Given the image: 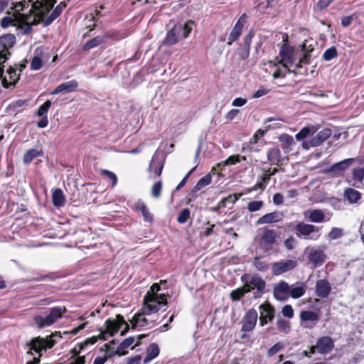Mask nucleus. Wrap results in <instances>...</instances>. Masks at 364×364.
<instances>
[{
  "label": "nucleus",
  "mask_w": 364,
  "mask_h": 364,
  "mask_svg": "<svg viewBox=\"0 0 364 364\" xmlns=\"http://www.w3.org/2000/svg\"><path fill=\"white\" fill-rule=\"evenodd\" d=\"M56 4V0H36L33 2L32 7L29 11L30 17L31 15L34 16L33 21L30 23L32 26H36L40 23H43L46 18L45 15L47 14Z\"/></svg>",
  "instance_id": "obj_1"
},
{
  "label": "nucleus",
  "mask_w": 364,
  "mask_h": 364,
  "mask_svg": "<svg viewBox=\"0 0 364 364\" xmlns=\"http://www.w3.org/2000/svg\"><path fill=\"white\" fill-rule=\"evenodd\" d=\"M166 295L164 294H153L148 291L144 297L141 313L144 315H150L156 313L161 305H166Z\"/></svg>",
  "instance_id": "obj_2"
},
{
  "label": "nucleus",
  "mask_w": 364,
  "mask_h": 364,
  "mask_svg": "<svg viewBox=\"0 0 364 364\" xmlns=\"http://www.w3.org/2000/svg\"><path fill=\"white\" fill-rule=\"evenodd\" d=\"M296 235L305 240H317L320 236L321 228L308 224L304 222H299L294 227Z\"/></svg>",
  "instance_id": "obj_3"
},
{
  "label": "nucleus",
  "mask_w": 364,
  "mask_h": 364,
  "mask_svg": "<svg viewBox=\"0 0 364 364\" xmlns=\"http://www.w3.org/2000/svg\"><path fill=\"white\" fill-rule=\"evenodd\" d=\"M66 311L67 309L64 306H55L50 309V313L47 316H36L34 317V321L38 328L50 326L55 323L58 318H61L63 314Z\"/></svg>",
  "instance_id": "obj_4"
},
{
  "label": "nucleus",
  "mask_w": 364,
  "mask_h": 364,
  "mask_svg": "<svg viewBox=\"0 0 364 364\" xmlns=\"http://www.w3.org/2000/svg\"><path fill=\"white\" fill-rule=\"evenodd\" d=\"M289 36L287 33L283 36V43L279 50L281 59L278 60L277 64L284 68H287V64L293 65L295 61V50L288 43Z\"/></svg>",
  "instance_id": "obj_5"
},
{
  "label": "nucleus",
  "mask_w": 364,
  "mask_h": 364,
  "mask_svg": "<svg viewBox=\"0 0 364 364\" xmlns=\"http://www.w3.org/2000/svg\"><path fill=\"white\" fill-rule=\"evenodd\" d=\"M53 334L47 336L46 338L41 336L33 338L31 341L27 344L30 347V350L27 352L28 354L32 355L31 350H34L36 353H40L43 350L47 348H52L56 343V341L51 337Z\"/></svg>",
  "instance_id": "obj_6"
},
{
  "label": "nucleus",
  "mask_w": 364,
  "mask_h": 364,
  "mask_svg": "<svg viewBox=\"0 0 364 364\" xmlns=\"http://www.w3.org/2000/svg\"><path fill=\"white\" fill-rule=\"evenodd\" d=\"M326 255L321 247L318 248H311L308 253L306 259L309 264H312L314 268L321 267L326 259Z\"/></svg>",
  "instance_id": "obj_7"
},
{
  "label": "nucleus",
  "mask_w": 364,
  "mask_h": 364,
  "mask_svg": "<svg viewBox=\"0 0 364 364\" xmlns=\"http://www.w3.org/2000/svg\"><path fill=\"white\" fill-rule=\"evenodd\" d=\"M277 235L274 230L264 228L259 240V246L266 250L271 249L277 242Z\"/></svg>",
  "instance_id": "obj_8"
},
{
  "label": "nucleus",
  "mask_w": 364,
  "mask_h": 364,
  "mask_svg": "<svg viewBox=\"0 0 364 364\" xmlns=\"http://www.w3.org/2000/svg\"><path fill=\"white\" fill-rule=\"evenodd\" d=\"M332 134V131L329 128H325L317 133V134L314 136L309 141H305L303 143V147L306 149H309L310 147H316L323 144L326 139H328Z\"/></svg>",
  "instance_id": "obj_9"
},
{
  "label": "nucleus",
  "mask_w": 364,
  "mask_h": 364,
  "mask_svg": "<svg viewBox=\"0 0 364 364\" xmlns=\"http://www.w3.org/2000/svg\"><path fill=\"white\" fill-rule=\"evenodd\" d=\"M298 265L295 259L281 260L272 264V271L273 275H280L284 272L294 269Z\"/></svg>",
  "instance_id": "obj_10"
},
{
  "label": "nucleus",
  "mask_w": 364,
  "mask_h": 364,
  "mask_svg": "<svg viewBox=\"0 0 364 364\" xmlns=\"http://www.w3.org/2000/svg\"><path fill=\"white\" fill-rule=\"evenodd\" d=\"M260 316H259V324L261 326H264L268 322H272L275 316V309L268 301L262 304L259 306Z\"/></svg>",
  "instance_id": "obj_11"
},
{
  "label": "nucleus",
  "mask_w": 364,
  "mask_h": 364,
  "mask_svg": "<svg viewBox=\"0 0 364 364\" xmlns=\"http://www.w3.org/2000/svg\"><path fill=\"white\" fill-rule=\"evenodd\" d=\"M257 317V311L253 308L250 309L242 318L241 331L244 332L252 331L256 326Z\"/></svg>",
  "instance_id": "obj_12"
},
{
  "label": "nucleus",
  "mask_w": 364,
  "mask_h": 364,
  "mask_svg": "<svg viewBox=\"0 0 364 364\" xmlns=\"http://www.w3.org/2000/svg\"><path fill=\"white\" fill-rule=\"evenodd\" d=\"M355 161L353 158L344 159L341 161L333 164L328 170L327 172L331 173L334 177H338L343 175L345 171Z\"/></svg>",
  "instance_id": "obj_13"
},
{
  "label": "nucleus",
  "mask_w": 364,
  "mask_h": 364,
  "mask_svg": "<svg viewBox=\"0 0 364 364\" xmlns=\"http://www.w3.org/2000/svg\"><path fill=\"white\" fill-rule=\"evenodd\" d=\"M126 323L124 318L121 314H117L115 319L111 318H107L105 322L106 327V332H107L111 336H113L117 333L121 326Z\"/></svg>",
  "instance_id": "obj_14"
},
{
  "label": "nucleus",
  "mask_w": 364,
  "mask_h": 364,
  "mask_svg": "<svg viewBox=\"0 0 364 364\" xmlns=\"http://www.w3.org/2000/svg\"><path fill=\"white\" fill-rule=\"evenodd\" d=\"M245 286H247V288L250 289V292L252 289H256L257 292L255 294V297L257 298L264 293L266 283L260 277L253 275L248 282H245Z\"/></svg>",
  "instance_id": "obj_15"
},
{
  "label": "nucleus",
  "mask_w": 364,
  "mask_h": 364,
  "mask_svg": "<svg viewBox=\"0 0 364 364\" xmlns=\"http://www.w3.org/2000/svg\"><path fill=\"white\" fill-rule=\"evenodd\" d=\"M317 352L320 354H327L334 348V341L328 336H323L317 339Z\"/></svg>",
  "instance_id": "obj_16"
},
{
  "label": "nucleus",
  "mask_w": 364,
  "mask_h": 364,
  "mask_svg": "<svg viewBox=\"0 0 364 364\" xmlns=\"http://www.w3.org/2000/svg\"><path fill=\"white\" fill-rule=\"evenodd\" d=\"M133 210L141 213L144 222L150 225L153 224L154 215L144 201L141 200H137L133 206Z\"/></svg>",
  "instance_id": "obj_17"
},
{
  "label": "nucleus",
  "mask_w": 364,
  "mask_h": 364,
  "mask_svg": "<svg viewBox=\"0 0 364 364\" xmlns=\"http://www.w3.org/2000/svg\"><path fill=\"white\" fill-rule=\"evenodd\" d=\"M290 286L285 281L279 282L273 290L274 298L278 301H284L289 297Z\"/></svg>",
  "instance_id": "obj_18"
},
{
  "label": "nucleus",
  "mask_w": 364,
  "mask_h": 364,
  "mask_svg": "<svg viewBox=\"0 0 364 364\" xmlns=\"http://www.w3.org/2000/svg\"><path fill=\"white\" fill-rule=\"evenodd\" d=\"M51 105V102L50 100H47L43 105H41L36 111V115L38 117H42L41 119L37 122L38 127L45 128L48 126V112Z\"/></svg>",
  "instance_id": "obj_19"
},
{
  "label": "nucleus",
  "mask_w": 364,
  "mask_h": 364,
  "mask_svg": "<svg viewBox=\"0 0 364 364\" xmlns=\"http://www.w3.org/2000/svg\"><path fill=\"white\" fill-rule=\"evenodd\" d=\"M315 291L316 295L321 298H327L331 291L330 282L326 279H318L316 282Z\"/></svg>",
  "instance_id": "obj_20"
},
{
  "label": "nucleus",
  "mask_w": 364,
  "mask_h": 364,
  "mask_svg": "<svg viewBox=\"0 0 364 364\" xmlns=\"http://www.w3.org/2000/svg\"><path fill=\"white\" fill-rule=\"evenodd\" d=\"M181 32V26L175 25L166 33L163 41V44L166 46H171L178 43Z\"/></svg>",
  "instance_id": "obj_21"
},
{
  "label": "nucleus",
  "mask_w": 364,
  "mask_h": 364,
  "mask_svg": "<svg viewBox=\"0 0 364 364\" xmlns=\"http://www.w3.org/2000/svg\"><path fill=\"white\" fill-rule=\"evenodd\" d=\"M1 43L4 44V49L0 51V60H3L1 65H4V62L9 58V56L11 55L10 52L8 50V48L4 44L6 42L8 43L9 47L12 46L15 43V36L12 34L7 35L3 36L1 38Z\"/></svg>",
  "instance_id": "obj_22"
},
{
  "label": "nucleus",
  "mask_w": 364,
  "mask_h": 364,
  "mask_svg": "<svg viewBox=\"0 0 364 364\" xmlns=\"http://www.w3.org/2000/svg\"><path fill=\"white\" fill-rule=\"evenodd\" d=\"M78 86V82L76 80H71L65 82L57 86L51 92L50 95H57L60 92H71L76 90Z\"/></svg>",
  "instance_id": "obj_23"
},
{
  "label": "nucleus",
  "mask_w": 364,
  "mask_h": 364,
  "mask_svg": "<svg viewBox=\"0 0 364 364\" xmlns=\"http://www.w3.org/2000/svg\"><path fill=\"white\" fill-rule=\"evenodd\" d=\"M282 219V215L277 212H272L267 213L262 217H260L256 222L257 225H263V224H271L276 223L281 221Z\"/></svg>",
  "instance_id": "obj_24"
},
{
  "label": "nucleus",
  "mask_w": 364,
  "mask_h": 364,
  "mask_svg": "<svg viewBox=\"0 0 364 364\" xmlns=\"http://www.w3.org/2000/svg\"><path fill=\"white\" fill-rule=\"evenodd\" d=\"M9 81L6 77L2 79V85L4 88H9L11 85H15L20 79V74L16 73V68L10 66L7 70Z\"/></svg>",
  "instance_id": "obj_25"
},
{
  "label": "nucleus",
  "mask_w": 364,
  "mask_h": 364,
  "mask_svg": "<svg viewBox=\"0 0 364 364\" xmlns=\"http://www.w3.org/2000/svg\"><path fill=\"white\" fill-rule=\"evenodd\" d=\"M164 168V162L159 155L154 154L149 166V171L153 172L156 176H160Z\"/></svg>",
  "instance_id": "obj_26"
},
{
  "label": "nucleus",
  "mask_w": 364,
  "mask_h": 364,
  "mask_svg": "<svg viewBox=\"0 0 364 364\" xmlns=\"http://www.w3.org/2000/svg\"><path fill=\"white\" fill-rule=\"evenodd\" d=\"M67 6V4L65 1L60 2L58 4L52 13L45 19L44 26L50 25L62 13L64 9Z\"/></svg>",
  "instance_id": "obj_27"
},
{
  "label": "nucleus",
  "mask_w": 364,
  "mask_h": 364,
  "mask_svg": "<svg viewBox=\"0 0 364 364\" xmlns=\"http://www.w3.org/2000/svg\"><path fill=\"white\" fill-rule=\"evenodd\" d=\"M52 202L55 207H61L65 203V198L60 188H55L52 193Z\"/></svg>",
  "instance_id": "obj_28"
},
{
  "label": "nucleus",
  "mask_w": 364,
  "mask_h": 364,
  "mask_svg": "<svg viewBox=\"0 0 364 364\" xmlns=\"http://www.w3.org/2000/svg\"><path fill=\"white\" fill-rule=\"evenodd\" d=\"M135 341L134 336H130L124 339L118 346L115 353L119 355H124L127 353V349L130 347Z\"/></svg>",
  "instance_id": "obj_29"
},
{
  "label": "nucleus",
  "mask_w": 364,
  "mask_h": 364,
  "mask_svg": "<svg viewBox=\"0 0 364 364\" xmlns=\"http://www.w3.org/2000/svg\"><path fill=\"white\" fill-rule=\"evenodd\" d=\"M344 197L350 203H355L361 198V193L352 188H348L344 191Z\"/></svg>",
  "instance_id": "obj_30"
},
{
  "label": "nucleus",
  "mask_w": 364,
  "mask_h": 364,
  "mask_svg": "<svg viewBox=\"0 0 364 364\" xmlns=\"http://www.w3.org/2000/svg\"><path fill=\"white\" fill-rule=\"evenodd\" d=\"M43 155V150L37 149H28L23 155V161L24 164H30L33 161V159L38 156H42Z\"/></svg>",
  "instance_id": "obj_31"
},
{
  "label": "nucleus",
  "mask_w": 364,
  "mask_h": 364,
  "mask_svg": "<svg viewBox=\"0 0 364 364\" xmlns=\"http://www.w3.org/2000/svg\"><path fill=\"white\" fill-rule=\"evenodd\" d=\"M159 352L160 350L159 346L155 343H151L147 348L146 355L144 360V363H147L156 358L159 355Z\"/></svg>",
  "instance_id": "obj_32"
},
{
  "label": "nucleus",
  "mask_w": 364,
  "mask_h": 364,
  "mask_svg": "<svg viewBox=\"0 0 364 364\" xmlns=\"http://www.w3.org/2000/svg\"><path fill=\"white\" fill-rule=\"evenodd\" d=\"M105 43V37L98 36H96L88 41H87L82 46V50L84 51H88L90 49L100 46L102 43Z\"/></svg>",
  "instance_id": "obj_33"
},
{
  "label": "nucleus",
  "mask_w": 364,
  "mask_h": 364,
  "mask_svg": "<svg viewBox=\"0 0 364 364\" xmlns=\"http://www.w3.org/2000/svg\"><path fill=\"white\" fill-rule=\"evenodd\" d=\"M267 159L271 164H277L281 159L280 149L277 146L269 149L267 152Z\"/></svg>",
  "instance_id": "obj_34"
},
{
  "label": "nucleus",
  "mask_w": 364,
  "mask_h": 364,
  "mask_svg": "<svg viewBox=\"0 0 364 364\" xmlns=\"http://www.w3.org/2000/svg\"><path fill=\"white\" fill-rule=\"evenodd\" d=\"M249 292L250 289H248L247 287L245 286L244 284L242 287L232 290L230 296L233 301H240L245 294Z\"/></svg>",
  "instance_id": "obj_35"
},
{
  "label": "nucleus",
  "mask_w": 364,
  "mask_h": 364,
  "mask_svg": "<svg viewBox=\"0 0 364 364\" xmlns=\"http://www.w3.org/2000/svg\"><path fill=\"white\" fill-rule=\"evenodd\" d=\"M325 214L321 209H314L309 211V220L312 223H321L324 220Z\"/></svg>",
  "instance_id": "obj_36"
},
{
  "label": "nucleus",
  "mask_w": 364,
  "mask_h": 364,
  "mask_svg": "<svg viewBox=\"0 0 364 364\" xmlns=\"http://www.w3.org/2000/svg\"><path fill=\"white\" fill-rule=\"evenodd\" d=\"M212 181V177L210 173L206 174L203 177H202L196 184V186L193 188L192 192L196 193L198 191L201 190L205 186L209 185Z\"/></svg>",
  "instance_id": "obj_37"
},
{
  "label": "nucleus",
  "mask_w": 364,
  "mask_h": 364,
  "mask_svg": "<svg viewBox=\"0 0 364 364\" xmlns=\"http://www.w3.org/2000/svg\"><path fill=\"white\" fill-rule=\"evenodd\" d=\"M300 318L303 321H317L319 316L317 313L311 311H303L300 314Z\"/></svg>",
  "instance_id": "obj_38"
},
{
  "label": "nucleus",
  "mask_w": 364,
  "mask_h": 364,
  "mask_svg": "<svg viewBox=\"0 0 364 364\" xmlns=\"http://www.w3.org/2000/svg\"><path fill=\"white\" fill-rule=\"evenodd\" d=\"M277 329L279 332L287 334L291 331V325L289 321L279 318L277 321Z\"/></svg>",
  "instance_id": "obj_39"
},
{
  "label": "nucleus",
  "mask_w": 364,
  "mask_h": 364,
  "mask_svg": "<svg viewBox=\"0 0 364 364\" xmlns=\"http://www.w3.org/2000/svg\"><path fill=\"white\" fill-rule=\"evenodd\" d=\"M13 18L14 23H15L14 25L18 24L21 28H23V25L25 24L27 21H28L30 16L29 14L26 15L23 14L16 12V14H14Z\"/></svg>",
  "instance_id": "obj_40"
},
{
  "label": "nucleus",
  "mask_w": 364,
  "mask_h": 364,
  "mask_svg": "<svg viewBox=\"0 0 364 364\" xmlns=\"http://www.w3.org/2000/svg\"><path fill=\"white\" fill-rule=\"evenodd\" d=\"M306 291L303 286L294 287H290V291L289 296H290L293 299H299L304 295Z\"/></svg>",
  "instance_id": "obj_41"
},
{
  "label": "nucleus",
  "mask_w": 364,
  "mask_h": 364,
  "mask_svg": "<svg viewBox=\"0 0 364 364\" xmlns=\"http://www.w3.org/2000/svg\"><path fill=\"white\" fill-rule=\"evenodd\" d=\"M338 51L335 46H331L326 49L323 54V60L329 61L338 56Z\"/></svg>",
  "instance_id": "obj_42"
},
{
  "label": "nucleus",
  "mask_w": 364,
  "mask_h": 364,
  "mask_svg": "<svg viewBox=\"0 0 364 364\" xmlns=\"http://www.w3.org/2000/svg\"><path fill=\"white\" fill-rule=\"evenodd\" d=\"M254 265L255 268L260 272H266L269 268V264L266 261L260 259L259 257L255 258Z\"/></svg>",
  "instance_id": "obj_43"
},
{
  "label": "nucleus",
  "mask_w": 364,
  "mask_h": 364,
  "mask_svg": "<svg viewBox=\"0 0 364 364\" xmlns=\"http://www.w3.org/2000/svg\"><path fill=\"white\" fill-rule=\"evenodd\" d=\"M191 216V211L188 208H183L181 211L179 212L177 216V222L179 224H184L187 222L188 218Z\"/></svg>",
  "instance_id": "obj_44"
},
{
  "label": "nucleus",
  "mask_w": 364,
  "mask_h": 364,
  "mask_svg": "<svg viewBox=\"0 0 364 364\" xmlns=\"http://www.w3.org/2000/svg\"><path fill=\"white\" fill-rule=\"evenodd\" d=\"M242 195V193L230 194L228 196L223 198L220 201V203L222 204V206L226 207L228 203H235L237 200H238Z\"/></svg>",
  "instance_id": "obj_45"
},
{
  "label": "nucleus",
  "mask_w": 364,
  "mask_h": 364,
  "mask_svg": "<svg viewBox=\"0 0 364 364\" xmlns=\"http://www.w3.org/2000/svg\"><path fill=\"white\" fill-rule=\"evenodd\" d=\"M279 141L282 142L283 149H287L294 143L293 137L285 134L279 136Z\"/></svg>",
  "instance_id": "obj_46"
},
{
  "label": "nucleus",
  "mask_w": 364,
  "mask_h": 364,
  "mask_svg": "<svg viewBox=\"0 0 364 364\" xmlns=\"http://www.w3.org/2000/svg\"><path fill=\"white\" fill-rule=\"evenodd\" d=\"M352 177L354 180L362 183L364 180V168H355L352 171Z\"/></svg>",
  "instance_id": "obj_47"
},
{
  "label": "nucleus",
  "mask_w": 364,
  "mask_h": 364,
  "mask_svg": "<svg viewBox=\"0 0 364 364\" xmlns=\"http://www.w3.org/2000/svg\"><path fill=\"white\" fill-rule=\"evenodd\" d=\"M59 277L60 276L55 275L54 273H48L46 274H40L39 273H37L36 277L33 278V280L36 282H40L43 280L54 281Z\"/></svg>",
  "instance_id": "obj_48"
},
{
  "label": "nucleus",
  "mask_w": 364,
  "mask_h": 364,
  "mask_svg": "<svg viewBox=\"0 0 364 364\" xmlns=\"http://www.w3.org/2000/svg\"><path fill=\"white\" fill-rule=\"evenodd\" d=\"M263 205L262 200H252L248 203L247 208L250 212H255L259 210Z\"/></svg>",
  "instance_id": "obj_49"
},
{
  "label": "nucleus",
  "mask_w": 364,
  "mask_h": 364,
  "mask_svg": "<svg viewBox=\"0 0 364 364\" xmlns=\"http://www.w3.org/2000/svg\"><path fill=\"white\" fill-rule=\"evenodd\" d=\"M277 172V168H269L268 169L264 170V174L260 176V180L262 181L264 183H268L270 180L271 176L276 174Z\"/></svg>",
  "instance_id": "obj_50"
},
{
  "label": "nucleus",
  "mask_w": 364,
  "mask_h": 364,
  "mask_svg": "<svg viewBox=\"0 0 364 364\" xmlns=\"http://www.w3.org/2000/svg\"><path fill=\"white\" fill-rule=\"evenodd\" d=\"M240 161V155H231L225 161L218 164V166H229L234 165Z\"/></svg>",
  "instance_id": "obj_51"
},
{
  "label": "nucleus",
  "mask_w": 364,
  "mask_h": 364,
  "mask_svg": "<svg viewBox=\"0 0 364 364\" xmlns=\"http://www.w3.org/2000/svg\"><path fill=\"white\" fill-rule=\"evenodd\" d=\"M343 235V230L339 228H333L328 232V237L330 240H336Z\"/></svg>",
  "instance_id": "obj_52"
},
{
  "label": "nucleus",
  "mask_w": 364,
  "mask_h": 364,
  "mask_svg": "<svg viewBox=\"0 0 364 364\" xmlns=\"http://www.w3.org/2000/svg\"><path fill=\"white\" fill-rule=\"evenodd\" d=\"M241 34L242 31L233 27L228 38V45H232L233 42L236 41L240 38Z\"/></svg>",
  "instance_id": "obj_53"
},
{
  "label": "nucleus",
  "mask_w": 364,
  "mask_h": 364,
  "mask_svg": "<svg viewBox=\"0 0 364 364\" xmlns=\"http://www.w3.org/2000/svg\"><path fill=\"white\" fill-rule=\"evenodd\" d=\"M31 69L32 70H40L42 66V60L38 55H35L31 61Z\"/></svg>",
  "instance_id": "obj_54"
},
{
  "label": "nucleus",
  "mask_w": 364,
  "mask_h": 364,
  "mask_svg": "<svg viewBox=\"0 0 364 364\" xmlns=\"http://www.w3.org/2000/svg\"><path fill=\"white\" fill-rule=\"evenodd\" d=\"M161 189H162V182L161 181H159L158 182H156L151 188V194L152 196L157 198L160 197L161 193Z\"/></svg>",
  "instance_id": "obj_55"
},
{
  "label": "nucleus",
  "mask_w": 364,
  "mask_h": 364,
  "mask_svg": "<svg viewBox=\"0 0 364 364\" xmlns=\"http://www.w3.org/2000/svg\"><path fill=\"white\" fill-rule=\"evenodd\" d=\"M247 18H248V16H247V14L245 13L242 14L240 16V18L237 20V21L235 23V25L234 26V28L240 30V31H242V29H243V28L245 26V24L247 21Z\"/></svg>",
  "instance_id": "obj_56"
},
{
  "label": "nucleus",
  "mask_w": 364,
  "mask_h": 364,
  "mask_svg": "<svg viewBox=\"0 0 364 364\" xmlns=\"http://www.w3.org/2000/svg\"><path fill=\"white\" fill-rule=\"evenodd\" d=\"M194 24V21L189 20L188 21L183 27H181V31H183V37L187 38L192 31V26Z\"/></svg>",
  "instance_id": "obj_57"
},
{
  "label": "nucleus",
  "mask_w": 364,
  "mask_h": 364,
  "mask_svg": "<svg viewBox=\"0 0 364 364\" xmlns=\"http://www.w3.org/2000/svg\"><path fill=\"white\" fill-rule=\"evenodd\" d=\"M282 315L285 317L291 318L294 316V309L290 304H286L282 310Z\"/></svg>",
  "instance_id": "obj_58"
},
{
  "label": "nucleus",
  "mask_w": 364,
  "mask_h": 364,
  "mask_svg": "<svg viewBox=\"0 0 364 364\" xmlns=\"http://www.w3.org/2000/svg\"><path fill=\"white\" fill-rule=\"evenodd\" d=\"M296 242L295 238L291 235L284 240V245L287 250H291L295 247Z\"/></svg>",
  "instance_id": "obj_59"
},
{
  "label": "nucleus",
  "mask_w": 364,
  "mask_h": 364,
  "mask_svg": "<svg viewBox=\"0 0 364 364\" xmlns=\"http://www.w3.org/2000/svg\"><path fill=\"white\" fill-rule=\"evenodd\" d=\"M283 348V345L278 342L272 346L267 351V355L272 357Z\"/></svg>",
  "instance_id": "obj_60"
},
{
  "label": "nucleus",
  "mask_w": 364,
  "mask_h": 364,
  "mask_svg": "<svg viewBox=\"0 0 364 364\" xmlns=\"http://www.w3.org/2000/svg\"><path fill=\"white\" fill-rule=\"evenodd\" d=\"M314 48H311V50H308L306 53L303 54V56L299 59L300 63H303L304 65H309L311 61V53L314 51Z\"/></svg>",
  "instance_id": "obj_61"
},
{
  "label": "nucleus",
  "mask_w": 364,
  "mask_h": 364,
  "mask_svg": "<svg viewBox=\"0 0 364 364\" xmlns=\"http://www.w3.org/2000/svg\"><path fill=\"white\" fill-rule=\"evenodd\" d=\"M102 173L112 181V186L117 184V177L115 173L108 170H102Z\"/></svg>",
  "instance_id": "obj_62"
},
{
  "label": "nucleus",
  "mask_w": 364,
  "mask_h": 364,
  "mask_svg": "<svg viewBox=\"0 0 364 364\" xmlns=\"http://www.w3.org/2000/svg\"><path fill=\"white\" fill-rule=\"evenodd\" d=\"M310 133V129L308 127L302 128L296 134V139L297 140H301L306 138Z\"/></svg>",
  "instance_id": "obj_63"
},
{
  "label": "nucleus",
  "mask_w": 364,
  "mask_h": 364,
  "mask_svg": "<svg viewBox=\"0 0 364 364\" xmlns=\"http://www.w3.org/2000/svg\"><path fill=\"white\" fill-rule=\"evenodd\" d=\"M264 135V131L259 129L257 130L253 136L250 139V144H257L259 139Z\"/></svg>",
  "instance_id": "obj_64"
}]
</instances>
